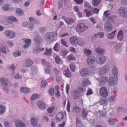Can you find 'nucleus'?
<instances>
[{"instance_id": "26", "label": "nucleus", "mask_w": 127, "mask_h": 127, "mask_svg": "<svg viewBox=\"0 0 127 127\" xmlns=\"http://www.w3.org/2000/svg\"><path fill=\"white\" fill-rule=\"evenodd\" d=\"M31 121L32 125L33 126L35 127L36 126L37 121V120L35 118L32 117L31 120Z\"/></svg>"}, {"instance_id": "40", "label": "nucleus", "mask_w": 127, "mask_h": 127, "mask_svg": "<svg viewBox=\"0 0 127 127\" xmlns=\"http://www.w3.org/2000/svg\"><path fill=\"white\" fill-rule=\"evenodd\" d=\"M39 95L37 94H34L30 98L31 101H32L34 100L37 98L39 97Z\"/></svg>"}, {"instance_id": "1", "label": "nucleus", "mask_w": 127, "mask_h": 127, "mask_svg": "<svg viewBox=\"0 0 127 127\" xmlns=\"http://www.w3.org/2000/svg\"><path fill=\"white\" fill-rule=\"evenodd\" d=\"M88 28V27L84 24L80 23L77 25L76 30L78 32H83Z\"/></svg>"}, {"instance_id": "27", "label": "nucleus", "mask_w": 127, "mask_h": 127, "mask_svg": "<svg viewBox=\"0 0 127 127\" xmlns=\"http://www.w3.org/2000/svg\"><path fill=\"white\" fill-rule=\"evenodd\" d=\"M108 82L109 85L111 86L116 84V83L113 78L111 77L109 78Z\"/></svg>"}, {"instance_id": "53", "label": "nucleus", "mask_w": 127, "mask_h": 127, "mask_svg": "<svg viewBox=\"0 0 127 127\" xmlns=\"http://www.w3.org/2000/svg\"><path fill=\"white\" fill-rule=\"evenodd\" d=\"M105 74L103 68H101L99 69V71L98 72V74L100 75H103Z\"/></svg>"}, {"instance_id": "56", "label": "nucleus", "mask_w": 127, "mask_h": 127, "mask_svg": "<svg viewBox=\"0 0 127 127\" xmlns=\"http://www.w3.org/2000/svg\"><path fill=\"white\" fill-rule=\"evenodd\" d=\"M103 69L105 73H107L109 70V67L107 65L105 66Z\"/></svg>"}, {"instance_id": "25", "label": "nucleus", "mask_w": 127, "mask_h": 127, "mask_svg": "<svg viewBox=\"0 0 127 127\" xmlns=\"http://www.w3.org/2000/svg\"><path fill=\"white\" fill-rule=\"evenodd\" d=\"M16 13L18 16H23L24 14L23 10L20 8L16 9Z\"/></svg>"}, {"instance_id": "14", "label": "nucleus", "mask_w": 127, "mask_h": 127, "mask_svg": "<svg viewBox=\"0 0 127 127\" xmlns=\"http://www.w3.org/2000/svg\"><path fill=\"white\" fill-rule=\"evenodd\" d=\"M64 116L62 112H60L56 115V119L58 121H61L64 118Z\"/></svg>"}, {"instance_id": "50", "label": "nucleus", "mask_w": 127, "mask_h": 127, "mask_svg": "<svg viewBox=\"0 0 127 127\" xmlns=\"http://www.w3.org/2000/svg\"><path fill=\"white\" fill-rule=\"evenodd\" d=\"M61 59L58 56H56L55 58V62L57 64H59L61 61Z\"/></svg>"}, {"instance_id": "16", "label": "nucleus", "mask_w": 127, "mask_h": 127, "mask_svg": "<svg viewBox=\"0 0 127 127\" xmlns=\"http://www.w3.org/2000/svg\"><path fill=\"white\" fill-rule=\"evenodd\" d=\"M88 110L84 109L82 110V117L84 119H87V116L88 115Z\"/></svg>"}, {"instance_id": "9", "label": "nucleus", "mask_w": 127, "mask_h": 127, "mask_svg": "<svg viewBox=\"0 0 127 127\" xmlns=\"http://www.w3.org/2000/svg\"><path fill=\"white\" fill-rule=\"evenodd\" d=\"M81 75L83 77L87 76L89 74V70L86 68H83L80 72Z\"/></svg>"}, {"instance_id": "24", "label": "nucleus", "mask_w": 127, "mask_h": 127, "mask_svg": "<svg viewBox=\"0 0 127 127\" xmlns=\"http://www.w3.org/2000/svg\"><path fill=\"white\" fill-rule=\"evenodd\" d=\"M21 92L23 93L27 94L30 92V90L28 88L26 87H21L20 89Z\"/></svg>"}, {"instance_id": "46", "label": "nucleus", "mask_w": 127, "mask_h": 127, "mask_svg": "<svg viewBox=\"0 0 127 127\" xmlns=\"http://www.w3.org/2000/svg\"><path fill=\"white\" fill-rule=\"evenodd\" d=\"M44 54L48 56H50L51 55V51L50 49L47 50L44 53Z\"/></svg>"}, {"instance_id": "8", "label": "nucleus", "mask_w": 127, "mask_h": 127, "mask_svg": "<svg viewBox=\"0 0 127 127\" xmlns=\"http://www.w3.org/2000/svg\"><path fill=\"white\" fill-rule=\"evenodd\" d=\"M72 98L75 100H77L79 98L80 95L77 90H73L72 92Z\"/></svg>"}, {"instance_id": "49", "label": "nucleus", "mask_w": 127, "mask_h": 127, "mask_svg": "<svg viewBox=\"0 0 127 127\" xmlns=\"http://www.w3.org/2000/svg\"><path fill=\"white\" fill-rule=\"evenodd\" d=\"M0 52L5 54L7 53L6 49L2 46L0 47Z\"/></svg>"}, {"instance_id": "20", "label": "nucleus", "mask_w": 127, "mask_h": 127, "mask_svg": "<svg viewBox=\"0 0 127 127\" xmlns=\"http://www.w3.org/2000/svg\"><path fill=\"white\" fill-rule=\"evenodd\" d=\"M63 73L66 77H68L69 78L71 76V73L68 68L66 70H65Z\"/></svg>"}, {"instance_id": "59", "label": "nucleus", "mask_w": 127, "mask_h": 127, "mask_svg": "<svg viewBox=\"0 0 127 127\" xmlns=\"http://www.w3.org/2000/svg\"><path fill=\"white\" fill-rule=\"evenodd\" d=\"M63 3L62 0H60L59 2L58 9L59 10L63 6Z\"/></svg>"}, {"instance_id": "64", "label": "nucleus", "mask_w": 127, "mask_h": 127, "mask_svg": "<svg viewBox=\"0 0 127 127\" xmlns=\"http://www.w3.org/2000/svg\"><path fill=\"white\" fill-rule=\"evenodd\" d=\"M40 52V48L39 47H37L33 51L34 53L35 54L39 53Z\"/></svg>"}, {"instance_id": "37", "label": "nucleus", "mask_w": 127, "mask_h": 127, "mask_svg": "<svg viewBox=\"0 0 127 127\" xmlns=\"http://www.w3.org/2000/svg\"><path fill=\"white\" fill-rule=\"evenodd\" d=\"M5 106L0 105V115L3 114L5 111Z\"/></svg>"}, {"instance_id": "19", "label": "nucleus", "mask_w": 127, "mask_h": 127, "mask_svg": "<svg viewBox=\"0 0 127 127\" xmlns=\"http://www.w3.org/2000/svg\"><path fill=\"white\" fill-rule=\"evenodd\" d=\"M33 64V62L30 59H27L25 60V66L27 67H29Z\"/></svg>"}, {"instance_id": "54", "label": "nucleus", "mask_w": 127, "mask_h": 127, "mask_svg": "<svg viewBox=\"0 0 127 127\" xmlns=\"http://www.w3.org/2000/svg\"><path fill=\"white\" fill-rule=\"evenodd\" d=\"M92 9L94 13L97 14L98 13L99 11V9L95 8H94L93 9Z\"/></svg>"}, {"instance_id": "28", "label": "nucleus", "mask_w": 127, "mask_h": 127, "mask_svg": "<svg viewBox=\"0 0 127 127\" xmlns=\"http://www.w3.org/2000/svg\"><path fill=\"white\" fill-rule=\"evenodd\" d=\"M108 124L110 125H113L115 123V121L114 119L112 118H109L107 121Z\"/></svg>"}, {"instance_id": "18", "label": "nucleus", "mask_w": 127, "mask_h": 127, "mask_svg": "<svg viewBox=\"0 0 127 127\" xmlns=\"http://www.w3.org/2000/svg\"><path fill=\"white\" fill-rule=\"evenodd\" d=\"M71 43L73 45H75L77 43L78 40L77 37L75 36L72 37L70 39Z\"/></svg>"}, {"instance_id": "21", "label": "nucleus", "mask_w": 127, "mask_h": 127, "mask_svg": "<svg viewBox=\"0 0 127 127\" xmlns=\"http://www.w3.org/2000/svg\"><path fill=\"white\" fill-rule=\"evenodd\" d=\"M31 69L32 70L31 73L33 76H34L37 74V69L36 66L34 65L33 66L31 67Z\"/></svg>"}, {"instance_id": "7", "label": "nucleus", "mask_w": 127, "mask_h": 127, "mask_svg": "<svg viewBox=\"0 0 127 127\" xmlns=\"http://www.w3.org/2000/svg\"><path fill=\"white\" fill-rule=\"evenodd\" d=\"M104 29L107 32H110L113 29L112 25L109 22H107L104 24Z\"/></svg>"}, {"instance_id": "45", "label": "nucleus", "mask_w": 127, "mask_h": 127, "mask_svg": "<svg viewBox=\"0 0 127 127\" xmlns=\"http://www.w3.org/2000/svg\"><path fill=\"white\" fill-rule=\"evenodd\" d=\"M21 55V52L19 50L16 51L15 52L13 53V56L15 57L19 56Z\"/></svg>"}, {"instance_id": "57", "label": "nucleus", "mask_w": 127, "mask_h": 127, "mask_svg": "<svg viewBox=\"0 0 127 127\" xmlns=\"http://www.w3.org/2000/svg\"><path fill=\"white\" fill-rule=\"evenodd\" d=\"M89 82V81L87 79H85L83 81V84L84 86H86L88 85Z\"/></svg>"}, {"instance_id": "33", "label": "nucleus", "mask_w": 127, "mask_h": 127, "mask_svg": "<svg viewBox=\"0 0 127 127\" xmlns=\"http://www.w3.org/2000/svg\"><path fill=\"white\" fill-rule=\"evenodd\" d=\"M41 61L42 65L44 66L49 67H50V65H49V63L47 62L45 59H42Z\"/></svg>"}, {"instance_id": "47", "label": "nucleus", "mask_w": 127, "mask_h": 127, "mask_svg": "<svg viewBox=\"0 0 127 127\" xmlns=\"http://www.w3.org/2000/svg\"><path fill=\"white\" fill-rule=\"evenodd\" d=\"M47 84V83L46 80H44L41 81L40 86L42 88H44L46 86Z\"/></svg>"}, {"instance_id": "38", "label": "nucleus", "mask_w": 127, "mask_h": 127, "mask_svg": "<svg viewBox=\"0 0 127 127\" xmlns=\"http://www.w3.org/2000/svg\"><path fill=\"white\" fill-rule=\"evenodd\" d=\"M70 70L72 72H74L76 68L75 64L74 63H71L70 64Z\"/></svg>"}, {"instance_id": "13", "label": "nucleus", "mask_w": 127, "mask_h": 127, "mask_svg": "<svg viewBox=\"0 0 127 127\" xmlns=\"http://www.w3.org/2000/svg\"><path fill=\"white\" fill-rule=\"evenodd\" d=\"M108 78L106 76H103L101 77L100 82L102 85H104L108 81Z\"/></svg>"}, {"instance_id": "17", "label": "nucleus", "mask_w": 127, "mask_h": 127, "mask_svg": "<svg viewBox=\"0 0 127 127\" xmlns=\"http://www.w3.org/2000/svg\"><path fill=\"white\" fill-rule=\"evenodd\" d=\"M117 37V39L121 41L123 40L124 38L123 32L122 30L119 31Z\"/></svg>"}, {"instance_id": "63", "label": "nucleus", "mask_w": 127, "mask_h": 127, "mask_svg": "<svg viewBox=\"0 0 127 127\" xmlns=\"http://www.w3.org/2000/svg\"><path fill=\"white\" fill-rule=\"evenodd\" d=\"M54 108V107L52 106L51 107L49 108L47 110L48 112L49 113H51L53 111Z\"/></svg>"}, {"instance_id": "35", "label": "nucleus", "mask_w": 127, "mask_h": 127, "mask_svg": "<svg viewBox=\"0 0 127 127\" xmlns=\"http://www.w3.org/2000/svg\"><path fill=\"white\" fill-rule=\"evenodd\" d=\"M60 45L59 43H56L55 46L54 47V50L58 52L59 51L60 48Z\"/></svg>"}, {"instance_id": "60", "label": "nucleus", "mask_w": 127, "mask_h": 127, "mask_svg": "<svg viewBox=\"0 0 127 127\" xmlns=\"http://www.w3.org/2000/svg\"><path fill=\"white\" fill-rule=\"evenodd\" d=\"M67 59L69 60H74L75 58L72 55L70 54L67 57Z\"/></svg>"}, {"instance_id": "62", "label": "nucleus", "mask_w": 127, "mask_h": 127, "mask_svg": "<svg viewBox=\"0 0 127 127\" xmlns=\"http://www.w3.org/2000/svg\"><path fill=\"white\" fill-rule=\"evenodd\" d=\"M84 6L86 8L92 9V7L88 2H86L85 3Z\"/></svg>"}, {"instance_id": "44", "label": "nucleus", "mask_w": 127, "mask_h": 127, "mask_svg": "<svg viewBox=\"0 0 127 127\" xmlns=\"http://www.w3.org/2000/svg\"><path fill=\"white\" fill-rule=\"evenodd\" d=\"M2 8L3 10L5 11H9L10 10L9 6L8 5H3L2 7Z\"/></svg>"}, {"instance_id": "51", "label": "nucleus", "mask_w": 127, "mask_h": 127, "mask_svg": "<svg viewBox=\"0 0 127 127\" xmlns=\"http://www.w3.org/2000/svg\"><path fill=\"white\" fill-rule=\"evenodd\" d=\"M61 43L64 45L66 46L67 47H69L68 46L66 45L67 43L64 39H61Z\"/></svg>"}, {"instance_id": "31", "label": "nucleus", "mask_w": 127, "mask_h": 127, "mask_svg": "<svg viewBox=\"0 0 127 127\" xmlns=\"http://www.w3.org/2000/svg\"><path fill=\"white\" fill-rule=\"evenodd\" d=\"M72 111L76 113H79L81 111V110L78 106H75L73 107Z\"/></svg>"}, {"instance_id": "61", "label": "nucleus", "mask_w": 127, "mask_h": 127, "mask_svg": "<svg viewBox=\"0 0 127 127\" xmlns=\"http://www.w3.org/2000/svg\"><path fill=\"white\" fill-rule=\"evenodd\" d=\"M34 27V25L33 23H29L28 28L30 30L33 29Z\"/></svg>"}, {"instance_id": "34", "label": "nucleus", "mask_w": 127, "mask_h": 127, "mask_svg": "<svg viewBox=\"0 0 127 127\" xmlns=\"http://www.w3.org/2000/svg\"><path fill=\"white\" fill-rule=\"evenodd\" d=\"M65 21L66 23L69 24H71L73 23L74 22V20L73 19L69 18L65 19Z\"/></svg>"}, {"instance_id": "11", "label": "nucleus", "mask_w": 127, "mask_h": 127, "mask_svg": "<svg viewBox=\"0 0 127 127\" xmlns=\"http://www.w3.org/2000/svg\"><path fill=\"white\" fill-rule=\"evenodd\" d=\"M37 105L39 108L42 110H44L45 109L46 105L44 102L39 101L37 103Z\"/></svg>"}, {"instance_id": "23", "label": "nucleus", "mask_w": 127, "mask_h": 127, "mask_svg": "<svg viewBox=\"0 0 127 127\" xmlns=\"http://www.w3.org/2000/svg\"><path fill=\"white\" fill-rule=\"evenodd\" d=\"M68 52L67 50L65 49H62L59 53L63 57L65 56Z\"/></svg>"}, {"instance_id": "30", "label": "nucleus", "mask_w": 127, "mask_h": 127, "mask_svg": "<svg viewBox=\"0 0 127 127\" xmlns=\"http://www.w3.org/2000/svg\"><path fill=\"white\" fill-rule=\"evenodd\" d=\"M116 32V30H115L111 33L107 34V38L110 39L113 38L114 37Z\"/></svg>"}, {"instance_id": "12", "label": "nucleus", "mask_w": 127, "mask_h": 127, "mask_svg": "<svg viewBox=\"0 0 127 127\" xmlns=\"http://www.w3.org/2000/svg\"><path fill=\"white\" fill-rule=\"evenodd\" d=\"M15 123L16 127H24L25 126L24 124L20 120H16L15 121Z\"/></svg>"}, {"instance_id": "29", "label": "nucleus", "mask_w": 127, "mask_h": 127, "mask_svg": "<svg viewBox=\"0 0 127 127\" xmlns=\"http://www.w3.org/2000/svg\"><path fill=\"white\" fill-rule=\"evenodd\" d=\"M95 51L97 53H99L100 54H102L104 52V50L100 47L96 48Z\"/></svg>"}, {"instance_id": "42", "label": "nucleus", "mask_w": 127, "mask_h": 127, "mask_svg": "<svg viewBox=\"0 0 127 127\" xmlns=\"http://www.w3.org/2000/svg\"><path fill=\"white\" fill-rule=\"evenodd\" d=\"M8 19L12 21H14L15 22H17L18 21V20L15 17L12 16H10L8 17Z\"/></svg>"}, {"instance_id": "43", "label": "nucleus", "mask_w": 127, "mask_h": 127, "mask_svg": "<svg viewBox=\"0 0 127 127\" xmlns=\"http://www.w3.org/2000/svg\"><path fill=\"white\" fill-rule=\"evenodd\" d=\"M117 72V68L116 67H114L113 69V72L114 74L115 78H117V75H118Z\"/></svg>"}, {"instance_id": "55", "label": "nucleus", "mask_w": 127, "mask_h": 127, "mask_svg": "<svg viewBox=\"0 0 127 127\" xmlns=\"http://www.w3.org/2000/svg\"><path fill=\"white\" fill-rule=\"evenodd\" d=\"M23 41H24L25 43L26 44H30L31 43V40L30 39H27L26 40L23 39Z\"/></svg>"}, {"instance_id": "15", "label": "nucleus", "mask_w": 127, "mask_h": 127, "mask_svg": "<svg viewBox=\"0 0 127 127\" xmlns=\"http://www.w3.org/2000/svg\"><path fill=\"white\" fill-rule=\"evenodd\" d=\"M0 81L3 86H6L9 82V80L6 78H1L0 79Z\"/></svg>"}, {"instance_id": "52", "label": "nucleus", "mask_w": 127, "mask_h": 127, "mask_svg": "<svg viewBox=\"0 0 127 127\" xmlns=\"http://www.w3.org/2000/svg\"><path fill=\"white\" fill-rule=\"evenodd\" d=\"M109 100L110 101L114 102L116 100V98L114 96L111 95L109 97Z\"/></svg>"}, {"instance_id": "5", "label": "nucleus", "mask_w": 127, "mask_h": 127, "mask_svg": "<svg viewBox=\"0 0 127 127\" xmlns=\"http://www.w3.org/2000/svg\"><path fill=\"white\" fill-rule=\"evenodd\" d=\"M118 13L120 15L124 18H127V11L125 8H119Z\"/></svg>"}, {"instance_id": "10", "label": "nucleus", "mask_w": 127, "mask_h": 127, "mask_svg": "<svg viewBox=\"0 0 127 127\" xmlns=\"http://www.w3.org/2000/svg\"><path fill=\"white\" fill-rule=\"evenodd\" d=\"M95 60V57L94 56H89L87 59V62L89 64H91L94 63Z\"/></svg>"}, {"instance_id": "58", "label": "nucleus", "mask_w": 127, "mask_h": 127, "mask_svg": "<svg viewBox=\"0 0 127 127\" xmlns=\"http://www.w3.org/2000/svg\"><path fill=\"white\" fill-rule=\"evenodd\" d=\"M109 10H108L105 11L103 14L104 16L106 18L108 17L110 15V14L109 13Z\"/></svg>"}, {"instance_id": "4", "label": "nucleus", "mask_w": 127, "mask_h": 127, "mask_svg": "<svg viewBox=\"0 0 127 127\" xmlns=\"http://www.w3.org/2000/svg\"><path fill=\"white\" fill-rule=\"evenodd\" d=\"M4 34L7 37L11 39L14 38L15 36V34L14 32L9 30H6Z\"/></svg>"}, {"instance_id": "3", "label": "nucleus", "mask_w": 127, "mask_h": 127, "mask_svg": "<svg viewBox=\"0 0 127 127\" xmlns=\"http://www.w3.org/2000/svg\"><path fill=\"white\" fill-rule=\"evenodd\" d=\"M97 63L99 64H102L105 62L106 60L105 56L103 54H99L97 57Z\"/></svg>"}, {"instance_id": "48", "label": "nucleus", "mask_w": 127, "mask_h": 127, "mask_svg": "<svg viewBox=\"0 0 127 127\" xmlns=\"http://www.w3.org/2000/svg\"><path fill=\"white\" fill-rule=\"evenodd\" d=\"M34 40L35 43L36 44H40V40L38 37H35L34 38Z\"/></svg>"}, {"instance_id": "36", "label": "nucleus", "mask_w": 127, "mask_h": 127, "mask_svg": "<svg viewBox=\"0 0 127 127\" xmlns=\"http://www.w3.org/2000/svg\"><path fill=\"white\" fill-rule=\"evenodd\" d=\"M84 11L86 13V15L87 17H89L92 15V13L91 11L87 9H85L84 10Z\"/></svg>"}, {"instance_id": "6", "label": "nucleus", "mask_w": 127, "mask_h": 127, "mask_svg": "<svg viewBox=\"0 0 127 127\" xmlns=\"http://www.w3.org/2000/svg\"><path fill=\"white\" fill-rule=\"evenodd\" d=\"M99 92L102 96L106 97L108 95V92L106 88L105 87H102L99 90Z\"/></svg>"}, {"instance_id": "22", "label": "nucleus", "mask_w": 127, "mask_h": 127, "mask_svg": "<svg viewBox=\"0 0 127 127\" xmlns=\"http://www.w3.org/2000/svg\"><path fill=\"white\" fill-rule=\"evenodd\" d=\"M116 18V17L115 15H112L109 16L107 19V20L112 23H114Z\"/></svg>"}, {"instance_id": "41", "label": "nucleus", "mask_w": 127, "mask_h": 127, "mask_svg": "<svg viewBox=\"0 0 127 127\" xmlns=\"http://www.w3.org/2000/svg\"><path fill=\"white\" fill-rule=\"evenodd\" d=\"M96 38H102L103 36V33L101 32H98L95 34L94 35Z\"/></svg>"}, {"instance_id": "32", "label": "nucleus", "mask_w": 127, "mask_h": 127, "mask_svg": "<svg viewBox=\"0 0 127 127\" xmlns=\"http://www.w3.org/2000/svg\"><path fill=\"white\" fill-rule=\"evenodd\" d=\"M101 0H92V3L94 6H96L100 3Z\"/></svg>"}, {"instance_id": "39", "label": "nucleus", "mask_w": 127, "mask_h": 127, "mask_svg": "<svg viewBox=\"0 0 127 127\" xmlns=\"http://www.w3.org/2000/svg\"><path fill=\"white\" fill-rule=\"evenodd\" d=\"M122 44L121 43H119L118 44L117 46L115 47V49L117 52L118 53L120 51V48L121 47Z\"/></svg>"}, {"instance_id": "2", "label": "nucleus", "mask_w": 127, "mask_h": 127, "mask_svg": "<svg viewBox=\"0 0 127 127\" xmlns=\"http://www.w3.org/2000/svg\"><path fill=\"white\" fill-rule=\"evenodd\" d=\"M46 40L48 41L52 42L55 40L54 39L55 35L54 33L52 32H48L45 35Z\"/></svg>"}]
</instances>
